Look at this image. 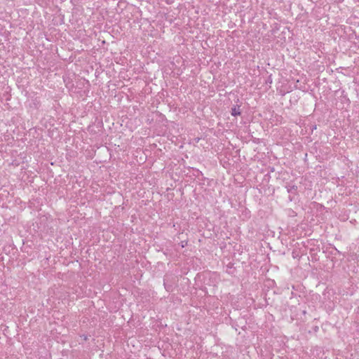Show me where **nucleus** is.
<instances>
[{
  "label": "nucleus",
  "mask_w": 359,
  "mask_h": 359,
  "mask_svg": "<svg viewBox=\"0 0 359 359\" xmlns=\"http://www.w3.org/2000/svg\"><path fill=\"white\" fill-rule=\"evenodd\" d=\"M287 191L290 194H296L297 187L294 184H287L286 185Z\"/></svg>",
  "instance_id": "obj_1"
},
{
  "label": "nucleus",
  "mask_w": 359,
  "mask_h": 359,
  "mask_svg": "<svg viewBox=\"0 0 359 359\" xmlns=\"http://www.w3.org/2000/svg\"><path fill=\"white\" fill-rule=\"evenodd\" d=\"M241 110H240V107H233L232 109H231V115L233 116H238L241 114Z\"/></svg>",
  "instance_id": "obj_2"
}]
</instances>
